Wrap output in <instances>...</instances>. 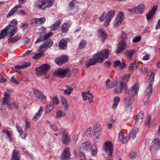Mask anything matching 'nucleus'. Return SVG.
Segmentation results:
<instances>
[{
	"mask_svg": "<svg viewBox=\"0 0 160 160\" xmlns=\"http://www.w3.org/2000/svg\"><path fill=\"white\" fill-rule=\"evenodd\" d=\"M109 55V52L107 49H105L102 51H100L94 54L92 58L88 60L86 63V66L88 67L90 66L95 64L97 62H102L105 59L107 58Z\"/></svg>",
	"mask_w": 160,
	"mask_h": 160,
	"instance_id": "obj_1",
	"label": "nucleus"
},
{
	"mask_svg": "<svg viewBox=\"0 0 160 160\" xmlns=\"http://www.w3.org/2000/svg\"><path fill=\"white\" fill-rule=\"evenodd\" d=\"M115 11L114 10H111L107 13L103 12L99 18V21L104 22V25L106 26H108L110 24L112 19L114 18L115 14Z\"/></svg>",
	"mask_w": 160,
	"mask_h": 160,
	"instance_id": "obj_2",
	"label": "nucleus"
},
{
	"mask_svg": "<svg viewBox=\"0 0 160 160\" xmlns=\"http://www.w3.org/2000/svg\"><path fill=\"white\" fill-rule=\"evenodd\" d=\"M50 47V41H47L43 44L39 48L40 52L33 56L32 58L37 59L43 55V52L46 51Z\"/></svg>",
	"mask_w": 160,
	"mask_h": 160,
	"instance_id": "obj_3",
	"label": "nucleus"
},
{
	"mask_svg": "<svg viewBox=\"0 0 160 160\" xmlns=\"http://www.w3.org/2000/svg\"><path fill=\"white\" fill-rule=\"evenodd\" d=\"M50 66L48 64H43L35 68V73L38 76L46 75L49 71Z\"/></svg>",
	"mask_w": 160,
	"mask_h": 160,
	"instance_id": "obj_4",
	"label": "nucleus"
},
{
	"mask_svg": "<svg viewBox=\"0 0 160 160\" xmlns=\"http://www.w3.org/2000/svg\"><path fill=\"white\" fill-rule=\"evenodd\" d=\"M154 73L152 72L149 77V81L150 83L148 85L145 92L147 98H149L151 95L152 91V85L154 81Z\"/></svg>",
	"mask_w": 160,
	"mask_h": 160,
	"instance_id": "obj_5",
	"label": "nucleus"
},
{
	"mask_svg": "<svg viewBox=\"0 0 160 160\" xmlns=\"http://www.w3.org/2000/svg\"><path fill=\"white\" fill-rule=\"evenodd\" d=\"M126 88V84L123 82H118L115 86L114 92L116 94L121 93Z\"/></svg>",
	"mask_w": 160,
	"mask_h": 160,
	"instance_id": "obj_6",
	"label": "nucleus"
},
{
	"mask_svg": "<svg viewBox=\"0 0 160 160\" xmlns=\"http://www.w3.org/2000/svg\"><path fill=\"white\" fill-rule=\"evenodd\" d=\"M104 151L109 156H111L113 152V147L111 142L108 141L104 143Z\"/></svg>",
	"mask_w": 160,
	"mask_h": 160,
	"instance_id": "obj_7",
	"label": "nucleus"
},
{
	"mask_svg": "<svg viewBox=\"0 0 160 160\" xmlns=\"http://www.w3.org/2000/svg\"><path fill=\"white\" fill-rule=\"evenodd\" d=\"M60 133L62 135L61 139L62 142L67 145L69 144L70 142V138L66 130L63 129L60 132Z\"/></svg>",
	"mask_w": 160,
	"mask_h": 160,
	"instance_id": "obj_8",
	"label": "nucleus"
},
{
	"mask_svg": "<svg viewBox=\"0 0 160 160\" xmlns=\"http://www.w3.org/2000/svg\"><path fill=\"white\" fill-rule=\"evenodd\" d=\"M133 100L131 97L126 98L124 100V105L126 110L130 111L132 108Z\"/></svg>",
	"mask_w": 160,
	"mask_h": 160,
	"instance_id": "obj_9",
	"label": "nucleus"
},
{
	"mask_svg": "<svg viewBox=\"0 0 160 160\" xmlns=\"http://www.w3.org/2000/svg\"><path fill=\"white\" fill-rule=\"evenodd\" d=\"M50 4V0H42L38 1L35 4V7L42 9L45 8Z\"/></svg>",
	"mask_w": 160,
	"mask_h": 160,
	"instance_id": "obj_10",
	"label": "nucleus"
},
{
	"mask_svg": "<svg viewBox=\"0 0 160 160\" xmlns=\"http://www.w3.org/2000/svg\"><path fill=\"white\" fill-rule=\"evenodd\" d=\"M124 18V13L122 12H120L118 15L114 23V27H118L123 21Z\"/></svg>",
	"mask_w": 160,
	"mask_h": 160,
	"instance_id": "obj_11",
	"label": "nucleus"
},
{
	"mask_svg": "<svg viewBox=\"0 0 160 160\" xmlns=\"http://www.w3.org/2000/svg\"><path fill=\"white\" fill-rule=\"evenodd\" d=\"M139 89V85L138 83H135L133 87L129 89L128 93L130 97H133L138 93Z\"/></svg>",
	"mask_w": 160,
	"mask_h": 160,
	"instance_id": "obj_12",
	"label": "nucleus"
},
{
	"mask_svg": "<svg viewBox=\"0 0 160 160\" xmlns=\"http://www.w3.org/2000/svg\"><path fill=\"white\" fill-rule=\"evenodd\" d=\"M68 72V69L59 68L55 71L54 74V75L57 76L59 78H63L65 77Z\"/></svg>",
	"mask_w": 160,
	"mask_h": 160,
	"instance_id": "obj_13",
	"label": "nucleus"
},
{
	"mask_svg": "<svg viewBox=\"0 0 160 160\" xmlns=\"http://www.w3.org/2000/svg\"><path fill=\"white\" fill-rule=\"evenodd\" d=\"M101 134V129L98 125L96 124L94 126L91 135L94 138H98Z\"/></svg>",
	"mask_w": 160,
	"mask_h": 160,
	"instance_id": "obj_14",
	"label": "nucleus"
},
{
	"mask_svg": "<svg viewBox=\"0 0 160 160\" xmlns=\"http://www.w3.org/2000/svg\"><path fill=\"white\" fill-rule=\"evenodd\" d=\"M82 95L83 98V100L84 101H87L90 103L93 102V96L92 94L90 93L89 92H83L82 93Z\"/></svg>",
	"mask_w": 160,
	"mask_h": 160,
	"instance_id": "obj_15",
	"label": "nucleus"
},
{
	"mask_svg": "<svg viewBox=\"0 0 160 160\" xmlns=\"http://www.w3.org/2000/svg\"><path fill=\"white\" fill-rule=\"evenodd\" d=\"M126 42L123 40L120 42L117 45V48L115 52L119 54L124 51V49L126 47Z\"/></svg>",
	"mask_w": 160,
	"mask_h": 160,
	"instance_id": "obj_16",
	"label": "nucleus"
},
{
	"mask_svg": "<svg viewBox=\"0 0 160 160\" xmlns=\"http://www.w3.org/2000/svg\"><path fill=\"white\" fill-rule=\"evenodd\" d=\"M152 145L150 148V150L153 152L158 150L160 147V140L159 139L156 138L152 142Z\"/></svg>",
	"mask_w": 160,
	"mask_h": 160,
	"instance_id": "obj_17",
	"label": "nucleus"
},
{
	"mask_svg": "<svg viewBox=\"0 0 160 160\" xmlns=\"http://www.w3.org/2000/svg\"><path fill=\"white\" fill-rule=\"evenodd\" d=\"M70 156V148L67 147L63 150L60 156L61 160H68Z\"/></svg>",
	"mask_w": 160,
	"mask_h": 160,
	"instance_id": "obj_18",
	"label": "nucleus"
},
{
	"mask_svg": "<svg viewBox=\"0 0 160 160\" xmlns=\"http://www.w3.org/2000/svg\"><path fill=\"white\" fill-rule=\"evenodd\" d=\"M68 60V57L66 55H62L57 58L55 62L59 66H61L66 62Z\"/></svg>",
	"mask_w": 160,
	"mask_h": 160,
	"instance_id": "obj_19",
	"label": "nucleus"
},
{
	"mask_svg": "<svg viewBox=\"0 0 160 160\" xmlns=\"http://www.w3.org/2000/svg\"><path fill=\"white\" fill-rule=\"evenodd\" d=\"M46 19L43 17L41 18H36L32 19L30 20L31 24H35L38 26L40 24L43 23L45 21Z\"/></svg>",
	"mask_w": 160,
	"mask_h": 160,
	"instance_id": "obj_20",
	"label": "nucleus"
},
{
	"mask_svg": "<svg viewBox=\"0 0 160 160\" xmlns=\"http://www.w3.org/2000/svg\"><path fill=\"white\" fill-rule=\"evenodd\" d=\"M136 13L142 14L144 11L145 5L143 3L139 4L137 7H135Z\"/></svg>",
	"mask_w": 160,
	"mask_h": 160,
	"instance_id": "obj_21",
	"label": "nucleus"
},
{
	"mask_svg": "<svg viewBox=\"0 0 160 160\" xmlns=\"http://www.w3.org/2000/svg\"><path fill=\"white\" fill-rule=\"evenodd\" d=\"M72 24L70 22H65L62 24L61 27V30L63 33L66 32L68 30L69 28Z\"/></svg>",
	"mask_w": 160,
	"mask_h": 160,
	"instance_id": "obj_22",
	"label": "nucleus"
},
{
	"mask_svg": "<svg viewBox=\"0 0 160 160\" xmlns=\"http://www.w3.org/2000/svg\"><path fill=\"white\" fill-rule=\"evenodd\" d=\"M98 34L99 38L102 41L104 42L108 38L107 34L103 29H99Z\"/></svg>",
	"mask_w": 160,
	"mask_h": 160,
	"instance_id": "obj_23",
	"label": "nucleus"
},
{
	"mask_svg": "<svg viewBox=\"0 0 160 160\" xmlns=\"http://www.w3.org/2000/svg\"><path fill=\"white\" fill-rule=\"evenodd\" d=\"M158 9L157 6H153L149 13L147 15V18L148 20L151 19L153 18V16L155 15L156 11Z\"/></svg>",
	"mask_w": 160,
	"mask_h": 160,
	"instance_id": "obj_24",
	"label": "nucleus"
},
{
	"mask_svg": "<svg viewBox=\"0 0 160 160\" xmlns=\"http://www.w3.org/2000/svg\"><path fill=\"white\" fill-rule=\"evenodd\" d=\"M69 39L65 38L61 40L59 42V46L60 49L62 50L66 49L67 48V43Z\"/></svg>",
	"mask_w": 160,
	"mask_h": 160,
	"instance_id": "obj_25",
	"label": "nucleus"
},
{
	"mask_svg": "<svg viewBox=\"0 0 160 160\" xmlns=\"http://www.w3.org/2000/svg\"><path fill=\"white\" fill-rule=\"evenodd\" d=\"M92 147L91 144L88 142L82 143L80 146V149L84 151H87L88 148Z\"/></svg>",
	"mask_w": 160,
	"mask_h": 160,
	"instance_id": "obj_26",
	"label": "nucleus"
},
{
	"mask_svg": "<svg viewBox=\"0 0 160 160\" xmlns=\"http://www.w3.org/2000/svg\"><path fill=\"white\" fill-rule=\"evenodd\" d=\"M116 79L112 78H110L107 81L106 83L107 87L108 88H113L116 83Z\"/></svg>",
	"mask_w": 160,
	"mask_h": 160,
	"instance_id": "obj_27",
	"label": "nucleus"
},
{
	"mask_svg": "<svg viewBox=\"0 0 160 160\" xmlns=\"http://www.w3.org/2000/svg\"><path fill=\"white\" fill-rule=\"evenodd\" d=\"M129 139L128 137H125L122 132L121 131L120 132L119 136V140L122 143L125 144L127 142Z\"/></svg>",
	"mask_w": 160,
	"mask_h": 160,
	"instance_id": "obj_28",
	"label": "nucleus"
},
{
	"mask_svg": "<svg viewBox=\"0 0 160 160\" xmlns=\"http://www.w3.org/2000/svg\"><path fill=\"white\" fill-rule=\"evenodd\" d=\"M10 26H7L5 28L2 30L0 33V39L3 38L5 36L7 35V33L10 30Z\"/></svg>",
	"mask_w": 160,
	"mask_h": 160,
	"instance_id": "obj_29",
	"label": "nucleus"
},
{
	"mask_svg": "<svg viewBox=\"0 0 160 160\" xmlns=\"http://www.w3.org/2000/svg\"><path fill=\"white\" fill-rule=\"evenodd\" d=\"M34 94L36 97L39 99H45L46 97L38 90L34 89L33 91Z\"/></svg>",
	"mask_w": 160,
	"mask_h": 160,
	"instance_id": "obj_30",
	"label": "nucleus"
},
{
	"mask_svg": "<svg viewBox=\"0 0 160 160\" xmlns=\"http://www.w3.org/2000/svg\"><path fill=\"white\" fill-rule=\"evenodd\" d=\"M62 22V20L60 19L58 20L51 27V30H55L59 28L60 25Z\"/></svg>",
	"mask_w": 160,
	"mask_h": 160,
	"instance_id": "obj_31",
	"label": "nucleus"
},
{
	"mask_svg": "<svg viewBox=\"0 0 160 160\" xmlns=\"http://www.w3.org/2000/svg\"><path fill=\"white\" fill-rule=\"evenodd\" d=\"M136 52V50L135 49H132L127 50L124 53L125 55L129 59H132V56Z\"/></svg>",
	"mask_w": 160,
	"mask_h": 160,
	"instance_id": "obj_32",
	"label": "nucleus"
},
{
	"mask_svg": "<svg viewBox=\"0 0 160 160\" xmlns=\"http://www.w3.org/2000/svg\"><path fill=\"white\" fill-rule=\"evenodd\" d=\"M44 108L42 106H41L38 110V112L36 113L33 118L34 120H36L38 119L41 116L43 112Z\"/></svg>",
	"mask_w": 160,
	"mask_h": 160,
	"instance_id": "obj_33",
	"label": "nucleus"
},
{
	"mask_svg": "<svg viewBox=\"0 0 160 160\" xmlns=\"http://www.w3.org/2000/svg\"><path fill=\"white\" fill-rule=\"evenodd\" d=\"M144 117V114L143 112H141L138 113L136 118V122L138 124H140L142 122Z\"/></svg>",
	"mask_w": 160,
	"mask_h": 160,
	"instance_id": "obj_34",
	"label": "nucleus"
},
{
	"mask_svg": "<svg viewBox=\"0 0 160 160\" xmlns=\"http://www.w3.org/2000/svg\"><path fill=\"white\" fill-rule=\"evenodd\" d=\"M31 65V63L28 62H23L20 65L15 66V67H18L20 68V69H23L27 68L30 66Z\"/></svg>",
	"mask_w": 160,
	"mask_h": 160,
	"instance_id": "obj_35",
	"label": "nucleus"
},
{
	"mask_svg": "<svg viewBox=\"0 0 160 160\" xmlns=\"http://www.w3.org/2000/svg\"><path fill=\"white\" fill-rule=\"evenodd\" d=\"M12 156V160H19L20 159V154L18 151L16 149L13 150Z\"/></svg>",
	"mask_w": 160,
	"mask_h": 160,
	"instance_id": "obj_36",
	"label": "nucleus"
},
{
	"mask_svg": "<svg viewBox=\"0 0 160 160\" xmlns=\"http://www.w3.org/2000/svg\"><path fill=\"white\" fill-rule=\"evenodd\" d=\"M16 127L17 128V130L18 131V132L19 133V134L21 136V137L23 139H25L26 137L28 135L27 133L26 132L23 133V132L22 131V128H21V127L19 126H17Z\"/></svg>",
	"mask_w": 160,
	"mask_h": 160,
	"instance_id": "obj_37",
	"label": "nucleus"
},
{
	"mask_svg": "<svg viewBox=\"0 0 160 160\" xmlns=\"http://www.w3.org/2000/svg\"><path fill=\"white\" fill-rule=\"evenodd\" d=\"M4 98L2 100V104L3 105L8 104V100L10 98L9 94L7 92H5L4 93Z\"/></svg>",
	"mask_w": 160,
	"mask_h": 160,
	"instance_id": "obj_38",
	"label": "nucleus"
},
{
	"mask_svg": "<svg viewBox=\"0 0 160 160\" xmlns=\"http://www.w3.org/2000/svg\"><path fill=\"white\" fill-rule=\"evenodd\" d=\"M120 101V98L118 97H115L114 99V103L112 106V108L115 109L117 108L118 104Z\"/></svg>",
	"mask_w": 160,
	"mask_h": 160,
	"instance_id": "obj_39",
	"label": "nucleus"
},
{
	"mask_svg": "<svg viewBox=\"0 0 160 160\" xmlns=\"http://www.w3.org/2000/svg\"><path fill=\"white\" fill-rule=\"evenodd\" d=\"M139 131L138 128L135 129L130 134V136L128 137L129 139L133 140L136 137V134Z\"/></svg>",
	"mask_w": 160,
	"mask_h": 160,
	"instance_id": "obj_40",
	"label": "nucleus"
},
{
	"mask_svg": "<svg viewBox=\"0 0 160 160\" xmlns=\"http://www.w3.org/2000/svg\"><path fill=\"white\" fill-rule=\"evenodd\" d=\"M61 100L62 105L64 107V109H67L69 106L68 105L67 101L66 98L63 97H61Z\"/></svg>",
	"mask_w": 160,
	"mask_h": 160,
	"instance_id": "obj_41",
	"label": "nucleus"
},
{
	"mask_svg": "<svg viewBox=\"0 0 160 160\" xmlns=\"http://www.w3.org/2000/svg\"><path fill=\"white\" fill-rule=\"evenodd\" d=\"M20 7L19 6L16 5L9 12V13L7 16V17L8 18L12 15L18 10V8H20Z\"/></svg>",
	"mask_w": 160,
	"mask_h": 160,
	"instance_id": "obj_42",
	"label": "nucleus"
},
{
	"mask_svg": "<svg viewBox=\"0 0 160 160\" xmlns=\"http://www.w3.org/2000/svg\"><path fill=\"white\" fill-rule=\"evenodd\" d=\"M21 36L19 35H17L13 38L10 37L8 39V42L11 43L12 42H15L21 38Z\"/></svg>",
	"mask_w": 160,
	"mask_h": 160,
	"instance_id": "obj_43",
	"label": "nucleus"
},
{
	"mask_svg": "<svg viewBox=\"0 0 160 160\" xmlns=\"http://www.w3.org/2000/svg\"><path fill=\"white\" fill-rule=\"evenodd\" d=\"M91 154L93 156H95L97 153V149L96 146L93 144L90 148Z\"/></svg>",
	"mask_w": 160,
	"mask_h": 160,
	"instance_id": "obj_44",
	"label": "nucleus"
},
{
	"mask_svg": "<svg viewBox=\"0 0 160 160\" xmlns=\"http://www.w3.org/2000/svg\"><path fill=\"white\" fill-rule=\"evenodd\" d=\"M66 113L61 110H58L56 112V117L57 118H60L63 117L65 116Z\"/></svg>",
	"mask_w": 160,
	"mask_h": 160,
	"instance_id": "obj_45",
	"label": "nucleus"
},
{
	"mask_svg": "<svg viewBox=\"0 0 160 160\" xmlns=\"http://www.w3.org/2000/svg\"><path fill=\"white\" fill-rule=\"evenodd\" d=\"M67 88L65 89L63 91L64 93L67 96L69 95L72 92L73 89L69 86H67Z\"/></svg>",
	"mask_w": 160,
	"mask_h": 160,
	"instance_id": "obj_46",
	"label": "nucleus"
},
{
	"mask_svg": "<svg viewBox=\"0 0 160 160\" xmlns=\"http://www.w3.org/2000/svg\"><path fill=\"white\" fill-rule=\"evenodd\" d=\"M10 29H11V30L10 32V35H9V38L12 37L15 34L18 29V28L17 27H14L12 28H10Z\"/></svg>",
	"mask_w": 160,
	"mask_h": 160,
	"instance_id": "obj_47",
	"label": "nucleus"
},
{
	"mask_svg": "<svg viewBox=\"0 0 160 160\" xmlns=\"http://www.w3.org/2000/svg\"><path fill=\"white\" fill-rule=\"evenodd\" d=\"M3 132L6 133V135L8 136V138L9 141L10 142H12V139L11 136V133L10 132L4 129L3 131Z\"/></svg>",
	"mask_w": 160,
	"mask_h": 160,
	"instance_id": "obj_48",
	"label": "nucleus"
},
{
	"mask_svg": "<svg viewBox=\"0 0 160 160\" xmlns=\"http://www.w3.org/2000/svg\"><path fill=\"white\" fill-rule=\"evenodd\" d=\"M138 67V65L135 62H133L130 64V65L129 67L130 70H134L136 69Z\"/></svg>",
	"mask_w": 160,
	"mask_h": 160,
	"instance_id": "obj_49",
	"label": "nucleus"
},
{
	"mask_svg": "<svg viewBox=\"0 0 160 160\" xmlns=\"http://www.w3.org/2000/svg\"><path fill=\"white\" fill-rule=\"evenodd\" d=\"M11 81L14 84H18L20 83L19 81L17 80V77L13 76L11 78Z\"/></svg>",
	"mask_w": 160,
	"mask_h": 160,
	"instance_id": "obj_50",
	"label": "nucleus"
},
{
	"mask_svg": "<svg viewBox=\"0 0 160 160\" xmlns=\"http://www.w3.org/2000/svg\"><path fill=\"white\" fill-rule=\"evenodd\" d=\"M18 22L15 19H13L11 21V24L8 25V26L10 25V28H12V27H17V25Z\"/></svg>",
	"mask_w": 160,
	"mask_h": 160,
	"instance_id": "obj_51",
	"label": "nucleus"
},
{
	"mask_svg": "<svg viewBox=\"0 0 160 160\" xmlns=\"http://www.w3.org/2000/svg\"><path fill=\"white\" fill-rule=\"evenodd\" d=\"M8 107L10 109H13L14 108H17L18 106L14 103H9L8 104Z\"/></svg>",
	"mask_w": 160,
	"mask_h": 160,
	"instance_id": "obj_52",
	"label": "nucleus"
},
{
	"mask_svg": "<svg viewBox=\"0 0 160 160\" xmlns=\"http://www.w3.org/2000/svg\"><path fill=\"white\" fill-rule=\"evenodd\" d=\"M86 44V42L85 40H82L79 44V48L80 49H83L85 46Z\"/></svg>",
	"mask_w": 160,
	"mask_h": 160,
	"instance_id": "obj_53",
	"label": "nucleus"
},
{
	"mask_svg": "<svg viewBox=\"0 0 160 160\" xmlns=\"http://www.w3.org/2000/svg\"><path fill=\"white\" fill-rule=\"evenodd\" d=\"M129 78V75L128 74H126L122 77V79L123 80L122 82H127L128 81Z\"/></svg>",
	"mask_w": 160,
	"mask_h": 160,
	"instance_id": "obj_54",
	"label": "nucleus"
},
{
	"mask_svg": "<svg viewBox=\"0 0 160 160\" xmlns=\"http://www.w3.org/2000/svg\"><path fill=\"white\" fill-rule=\"evenodd\" d=\"M52 101L53 103L54 104L58 105L59 103L58 98L56 96L53 98L52 100Z\"/></svg>",
	"mask_w": 160,
	"mask_h": 160,
	"instance_id": "obj_55",
	"label": "nucleus"
},
{
	"mask_svg": "<svg viewBox=\"0 0 160 160\" xmlns=\"http://www.w3.org/2000/svg\"><path fill=\"white\" fill-rule=\"evenodd\" d=\"M136 152H131L129 155V158L132 159H134L136 157Z\"/></svg>",
	"mask_w": 160,
	"mask_h": 160,
	"instance_id": "obj_56",
	"label": "nucleus"
},
{
	"mask_svg": "<svg viewBox=\"0 0 160 160\" xmlns=\"http://www.w3.org/2000/svg\"><path fill=\"white\" fill-rule=\"evenodd\" d=\"M141 38L140 36H137L135 37L132 40L133 42H138L141 40Z\"/></svg>",
	"mask_w": 160,
	"mask_h": 160,
	"instance_id": "obj_57",
	"label": "nucleus"
},
{
	"mask_svg": "<svg viewBox=\"0 0 160 160\" xmlns=\"http://www.w3.org/2000/svg\"><path fill=\"white\" fill-rule=\"evenodd\" d=\"M121 64V62L119 60L115 61L113 63V66L115 68L120 67Z\"/></svg>",
	"mask_w": 160,
	"mask_h": 160,
	"instance_id": "obj_58",
	"label": "nucleus"
},
{
	"mask_svg": "<svg viewBox=\"0 0 160 160\" xmlns=\"http://www.w3.org/2000/svg\"><path fill=\"white\" fill-rule=\"evenodd\" d=\"M42 37V38L43 41L46 40L49 38L50 37V32H48L47 34L44 35Z\"/></svg>",
	"mask_w": 160,
	"mask_h": 160,
	"instance_id": "obj_59",
	"label": "nucleus"
},
{
	"mask_svg": "<svg viewBox=\"0 0 160 160\" xmlns=\"http://www.w3.org/2000/svg\"><path fill=\"white\" fill-rule=\"evenodd\" d=\"M76 0H73L71 1L69 3V5L70 7H72L74 5H76L78 3Z\"/></svg>",
	"mask_w": 160,
	"mask_h": 160,
	"instance_id": "obj_60",
	"label": "nucleus"
},
{
	"mask_svg": "<svg viewBox=\"0 0 160 160\" xmlns=\"http://www.w3.org/2000/svg\"><path fill=\"white\" fill-rule=\"evenodd\" d=\"M147 121L146 124L148 125H149L151 122V118L150 116H148L147 118Z\"/></svg>",
	"mask_w": 160,
	"mask_h": 160,
	"instance_id": "obj_61",
	"label": "nucleus"
},
{
	"mask_svg": "<svg viewBox=\"0 0 160 160\" xmlns=\"http://www.w3.org/2000/svg\"><path fill=\"white\" fill-rule=\"evenodd\" d=\"M39 32L41 33H43L45 32L46 29L44 27H42L39 29Z\"/></svg>",
	"mask_w": 160,
	"mask_h": 160,
	"instance_id": "obj_62",
	"label": "nucleus"
},
{
	"mask_svg": "<svg viewBox=\"0 0 160 160\" xmlns=\"http://www.w3.org/2000/svg\"><path fill=\"white\" fill-rule=\"evenodd\" d=\"M6 78L4 77H0V82L5 83L6 81Z\"/></svg>",
	"mask_w": 160,
	"mask_h": 160,
	"instance_id": "obj_63",
	"label": "nucleus"
},
{
	"mask_svg": "<svg viewBox=\"0 0 160 160\" xmlns=\"http://www.w3.org/2000/svg\"><path fill=\"white\" fill-rule=\"evenodd\" d=\"M92 131V129L91 128H87L86 130V133L87 135H90Z\"/></svg>",
	"mask_w": 160,
	"mask_h": 160,
	"instance_id": "obj_64",
	"label": "nucleus"
}]
</instances>
